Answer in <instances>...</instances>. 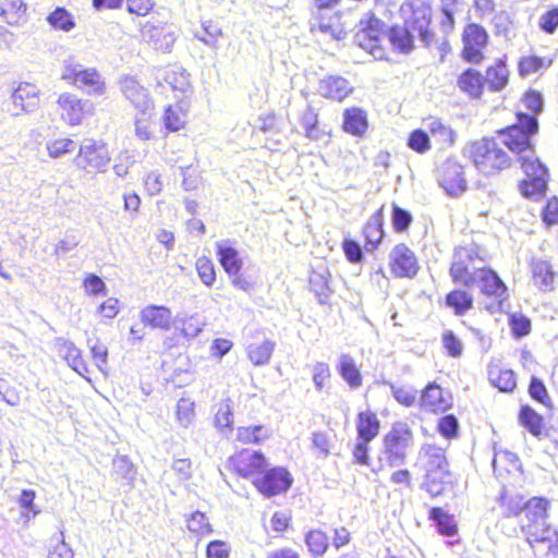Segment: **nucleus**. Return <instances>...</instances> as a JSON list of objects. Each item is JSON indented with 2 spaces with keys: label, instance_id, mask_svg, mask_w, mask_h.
Returning a JSON list of instances; mask_svg holds the SVG:
<instances>
[{
  "label": "nucleus",
  "instance_id": "obj_64",
  "mask_svg": "<svg viewBox=\"0 0 558 558\" xmlns=\"http://www.w3.org/2000/svg\"><path fill=\"white\" fill-rule=\"evenodd\" d=\"M113 471L128 481H132L135 475L134 465L126 456H119L113 460Z\"/></svg>",
  "mask_w": 558,
  "mask_h": 558
},
{
  "label": "nucleus",
  "instance_id": "obj_36",
  "mask_svg": "<svg viewBox=\"0 0 558 558\" xmlns=\"http://www.w3.org/2000/svg\"><path fill=\"white\" fill-rule=\"evenodd\" d=\"M548 505V500L544 498L530 499L524 506L525 523L542 524V522H546Z\"/></svg>",
  "mask_w": 558,
  "mask_h": 558
},
{
  "label": "nucleus",
  "instance_id": "obj_21",
  "mask_svg": "<svg viewBox=\"0 0 558 558\" xmlns=\"http://www.w3.org/2000/svg\"><path fill=\"white\" fill-rule=\"evenodd\" d=\"M120 88L128 100L136 110L154 109V104L147 90L132 76L121 80Z\"/></svg>",
  "mask_w": 558,
  "mask_h": 558
},
{
  "label": "nucleus",
  "instance_id": "obj_9",
  "mask_svg": "<svg viewBox=\"0 0 558 558\" xmlns=\"http://www.w3.org/2000/svg\"><path fill=\"white\" fill-rule=\"evenodd\" d=\"M230 469L243 478L254 480L259 477L268 466L265 456L259 451L243 449L229 459Z\"/></svg>",
  "mask_w": 558,
  "mask_h": 558
},
{
  "label": "nucleus",
  "instance_id": "obj_55",
  "mask_svg": "<svg viewBox=\"0 0 558 558\" xmlns=\"http://www.w3.org/2000/svg\"><path fill=\"white\" fill-rule=\"evenodd\" d=\"M312 445L316 450V457L325 459L329 456L332 441L327 433L324 432H315L312 435Z\"/></svg>",
  "mask_w": 558,
  "mask_h": 558
},
{
  "label": "nucleus",
  "instance_id": "obj_50",
  "mask_svg": "<svg viewBox=\"0 0 558 558\" xmlns=\"http://www.w3.org/2000/svg\"><path fill=\"white\" fill-rule=\"evenodd\" d=\"M203 34H195V37L205 45L216 48L218 39L222 36L221 28L213 21L203 22Z\"/></svg>",
  "mask_w": 558,
  "mask_h": 558
},
{
  "label": "nucleus",
  "instance_id": "obj_15",
  "mask_svg": "<svg viewBox=\"0 0 558 558\" xmlns=\"http://www.w3.org/2000/svg\"><path fill=\"white\" fill-rule=\"evenodd\" d=\"M486 31L477 25L470 24L463 32V58L472 63L483 60V50L487 44Z\"/></svg>",
  "mask_w": 558,
  "mask_h": 558
},
{
  "label": "nucleus",
  "instance_id": "obj_49",
  "mask_svg": "<svg viewBox=\"0 0 558 558\" xmlns=\"http://www.w3.org/2000/svg\"><path fill=\"white\" fill-rule=\"evenodd\" d=\"M305 543L310 551L315 556L323 555L328 548V537L320 530L310 531L306 535Z\"/></svg>",
  "mask_w": 558,
  "mask_h": 558
},
{
  "label": "nucleus",
  "instance_id": "obj_28",
  "mask_svg": "<svg viewBox=\"0 0 558 558\" xmlns=\"http://www.w3.org/2000/svg\"><path fill=\"white\" fill-rule=\"evenodd\" d=\"M187 110L189 107L183 101L169 105L163 113V123L166 129L170 132L182 130L186 124Z\"/></svg>",
  "mask_w": 558,
  "mask_h": 558
},
{
  "label": "nucleus",
  "instance_id": "obj_62",
  "mask_svg": "<svg viewBox=\"0 0 558 558\" xmlns=\"http://www.w3.org/2000/svg\"><path fill=\"white\" fill-rule=\"evenodd\" d=\"M408 145L420 154L426 153L430 148L428 132L422 130L413 131L409 136Z\"/></svg>",
  "mask_w": 558,
  "mask_h": 558
},
{
  "label": "nucleus",
  "instance_id": "obj_53",
  "mask_svg": "<svg viewBox=\"0 0 558 558\" xmlns=\"http://www.w3.org/2000/svg\"><path fill=\"white\" fill-rule=\"evenodd\" d=\"M165 81L174 90L185 92L190 87L189 74L182 69L167 71Z\"/></svg>",
  "mask_w": 558,
  "mask_h": 558
},
{
  "label": "nucleus",
  "instance_id": "obj_52",
  "mask_svg": "<svg viewBox=\"0 0 558 558\" xmlns=\"http://www.w3.org/2000/svg\"><path fill=\"white\" fill-rule=\"evenodd\" d=\"M430 519L435 520L438 524V530L446 536H452L457 533V526L453 520L444 512L440 508H433L430 510Z\"/></svg>",
  "mask_w": 558,
  "mask_h": 558
},
{
  "label": "nucleus",
  "instance_id": "obj_14",
  "mask_svg": "<svg viewBox=\"0 0 558 558\" xmlns=\"http://www.w3.org/2000/svg\"><path fill=\"white\" fill-rule=\"evenodd\" d=\"M292 484L290 473L284 468H272L254 480V486L267 497L276 496L289 489Z\"/></svg>",
  "mask_w": 558,
  "mask_h": 558
},
{
  "label": "nucleus",
  "instance_id": "obj_1",
  "mask_svg": "<svg viewBox=\"0 0 558 558\" xmlns=\"http://www.w3.org/2000/svg\"><path fill=\"white\" fill-rule=\"evenodd\" d=\"M538 130L535 116L518 114V123L499 132V140L511 153L518 156L525 179L520 185L525 197H539L547 187V169L535 156L530 137Z\"/></svg>",
  "mask_w": 558,
  "mask_h": 558
},
{
  "label": "nucleus",
  "instance_id": "obj_43",
  "mask_svg": "<svg viewBox=\"0 0 558 558\" xmlns=\"http://www.w3.org/2000/svg\"><path fill=\"white\" fill-rule=\"evenodd\" d=\"M311 290L316 294L319 303H326L330 295L328 275L326 272L313 271L310 276Z\"/></svg>",
  "mask_w": 558,
  "mask_h": 558
},
{
  "label": "nucleus",
  "instance_id": "obj_11",
  "mask_svg": "<svg viewBox=\"0 0 558 558\" xmlns=\"http://www.w3.org/2000/svg\"><path fill=\"white\" fill-rule=\"evenodd\" d=\"M383 34V23L374 17L368 16L360 22V31L355 34V43L376 60H381L385 51L380 46V36Z\"/></svg>",
  "mask_w": 558,
  "mask_h": 558
},
{
  "label": "nucleus",
  "instance_id": "obj_57",
  "mask_svg": "<svg viewBox=\"0 0 558 558\" xmlns=\"http://www.w3.org/2000/svg\"><path fill=\"white\" fill-rule=\"evenodd\" d=\"M520 422L529 428V430L537 436L542 433V418L530 408H522L520 412Z\"/></svg>",
  "mask_w": 558,
  "mask_h": 558
},
{
  "label": "nucleus",
  "instance_id": "obj_10",
  "mask_svg": "<svg viewBox=\"0 0 558 558\" xmlns=\"http://www.w3.org/2000/svg\"><path fill=\"white\" fill-rule=\"evenodd\" d=\"M60 118L70 126L82 124L83 120L93 113L94 105L72 93H62L57 100Z\"/></svg>",
  "mask_w": 558,
  "mask_h": 558
},
{
  "label": "nucleus",
  "instance_id": "obj_37",
  "mask_svg": "<svg viewBox=\"0 0 558 558\" xmlns=\"http://www.w3.org/2000/svg\"><path fill=\"white\" fill-rule=\"evenodd\" d=\"M508 77L509 71L505 62L498 61L495 65L487 69L484 81L489 85L490 89L498 92L506 87Z\"/></svg>",
  "mask_w": 558,
  "mask_h": 558
},
{
  "label": "nucleus",
  "instance_id": "obj_61",
  "mask_svg": "<svg viewBox=\"0 0 558 558\" xmlns=\"http://www.w3.org/2000/svg\"><path fill=\"white\" fill-rule=\"evenodd\" d=\"M83 290L87 295H106L107 286L97 275L89 274L83 281Z\"/></svg>",
  "mask_w": 558,
  "mask_h": 558
},
{
  "label": "nucleus",
  "instance_id": "obj_5",
  "mask_svg": "<svg viewBox=\"0 0 558 558\" xmlns=\"http://www.w3.org/2000/svg\"><path fill=\"white\" fill-rule=\"evenodd\" d=\"M62 78L89 96H102L106 93V82L95 68H85L77 62H66Z\"/></svg>",
  "mask_w": 558,
  "mask_h": 558
},
{
  "label": "nucleus",
  "instance_id": "obj_51",
  "mask_svg": "<svg viewBox=\"0 0 558 558\" xmlns=\"http://www.w3.org/2000/svg\"><path fill=\"white\" fill-rule=\"evenodd\" d=\"M313 383L317 391H323L330 383V367L325 362H316L312 366Z\"/></svg>",
  "mask_w": 558,
  "mask_h": 558
},
{
  "label": "nucleus",
  "instance_id": "obj_26",
  "mask_svg": "<svg viewBox=\"0 0 558 558\" xmlns=\"http://www.w3.org/2000/svg\"><path fill=\"white\" fill-rule=\"evenodd\" d=\"M219 260L228 275H238L242 268V259L239 257L238 251L229 241H220L216 244Z\"/></svg>",
  "mask_w": 558,
  "mask_h": 558
},
{
  "label": "nucleus",
  "instance_id": "obj_17",
  "mask_svg": "<svg viewBox=\"0 0 558 558\" xmlns=\"http://www.w3.org/2000/svg\"><path fill=\"white\" fill-rule=\"evenodd\" d=\"M39 90L31 83H21L11 95L12 116L19 117L23 113H31L36 110L39 104Z\"/></svg>",
  "mask_w": 558,
  "mask_h": 558
},
{
  "label": "nucleus",
  "instance_id": "obj_27",
  "mask_svg": "<svg viewBox=\"0 0 558 558\" xmlns=\"http://www.w3.org/2000/svg\"><path fill=\"white\" fill-rule=\"evenodd\" d=\"M366 112L360 108L352 107L343 113V130L355 136H362L367 130Z\"/></svg>",
  "mask_w": 558,
  "mask_h": 558
},
{
  "label": "nucleus",
  "instance_id": "obj_63",
  "mask_svg": "<svg viewBox=\"0 0 558 558\" xmlns=\"http://www.w3.org/2000/svg\"><path fill=\"white\" fill-rule=\"evenodd\" d=\"M509 325L513 335L518 338L524 337L531 331V322L522 314L514 313L510 315Z\"/></svg>",
  "mask_w": 558,
  "mask_h": 558
},
{
  "label": "nucleus",
  "instance_id": "obj_40",
  "mask_svg": "<svg viewBox=\"0 0 558 558\" xmlns=\"http://www.w3.org/2000/svg\"><path fill=\"white\" fill-rule=\"evenodd\" d=\"M195 402L191 398H181L175 407V421L184 428L190 427L195 421Z\"/></svg>",
  "mask_w": 558,
  "mask_h": 558
},
{
  "label": "nucleus",
  "instance_id": "obj_33",
  "mask_svg": "<svg viewBox=\"0 0 558 558\" xmlns=\"http://www.w3.org/2000/svg\"><path fill=\"white\" fill-rule=\"evenodd\" d=\"M489 381L500 391L510 392L515 386V375L511 369H502L499 366H490L488 371Z\"/></svg>",
  "mask_w": 558,
  "mask_h": 558
},
{
  "label": "nucleus",
  "instance_id": "obj_47",
  "mask_svg": "<svg viewBox=\"0 0 558 558\" xmlns=\"http://www.w3.org/2000/svg\"><path fill=\"white\" fill-rule=\"evenodd\" d=\"M411 28H392L389 39L392 46L401 52L408 53L413 48V35Z\"/></svg>",
  "mask_w": 558,
  "mask_h": 558
},
{
  "label": "nucleus",
  "instance_id": "obj_16",
  "mask_svg": "<svg viewBox=\"0 0 558 558\" xmlns=\"http://www.w3.org/2000/svg\"><path fill=\"white\" fill-rule=\"evenodd\" d=\"M142 39L154 46L155 49L161 51H170L174 41L175 35L171 26L147 21L141 28Z\"/></svg>",
  "mask_w": 558,
  "mask_h": 558
},
{
  "label": "nucleus",
  "instance_id": "obj_34",
  "mask_svg": "<svg viewBox=\"0 0 558 558\" xmlns=\"http://www.w3.org/2000/svg\"><path fill=\"white\" fill-rule=\"evenodd\" d=\"M551 59L541 58L537 56H523L518 62V71L520 76L527 77L532 74L539 73L551 65Z\"/></svg>",
  "mask_w": 558,
  "mask_h": 558
},
{
  "label": "nucleus",
  "instance_id": "obj_4",
  "mask_svg": "<svg viewBox=\"0 0 558 558\" xmlns=\"http://www.w3.org/2000/svg\"><path fill=\"white\" fill-rule=\"evenodd\" d=\"M468 155L475 168L485 175L496 174L511 166V157L494 138H482L468 147Z\"/></svg>",
  "mask_w": 558,
  "mask_h": 558
},
{
  "label": "nucleus",
  "instance_id": "obj_30",
  "mask_svg": "<svg viewBox=\"0 0 558 558\" xmlns=\"http://www.w3.org/2000/svg\"><path fill=\"white\" fill-rule=\"evenodd\" d=\"M174 324L180 333L189 339L197 337L206 326V322L198 314L178 315Z\"/></svg>",
  "mask_w": 558,
  "mask_h": 558
},
{
  "label": "nucleus",
  "instance_id": "obj_59",
  "mask_svg": "<svg viewBox=\"0 0 558 558\" xmlns=\"http://www.w3.org/2000/svg\"><path fill=\"white\" fill-rule=\"evenodd\" d=\"M442 347L451 357H460L463 353V343L451 330L442 333Z\"/></svg>",
  "mask_w": 558,
  "mask_h": 558
},
{
  "label": "nucleus",
  "instance_id": "obj_45",
  "mask_svg": "<svg viewBox=\"0 0 558 558\" xmlns=\"http://www.w3.org/2000/svg\"><path fill=\"white\" fill-rule=\"evenodd\" d=\"M186 527L197 536H206L213 533V529L207 517L201 511H195L190 514L186 519Z\"/></svg>",
  "mask_w": 558,
  "mask_h": 558
},
{
  "label": "nucleus",
  "instance_id": "obj_54",
  "mask_svg": "<svg viewBox=\"0 0 558 558\" xmlns=\"http://www.w3.org/2000/svg\"><path fill=\"white\" fill-rule=\"evenodd\" d=\"M36 492L33 489H23L17 498L20 507L26 511V513H23V517L27 520L40 513V510L34 504Z\"/></svg>",
  "mask_w": 558,
  "mask_h": 558
},
{
  "label": "nucleus",
  "instance_id": "obj_38",
  "mask_svg": "<svg viewBox=\"0 0 558 558\" xmlns=\"http://www.w3.org/2000/svg\"><path fill=\"white\" fill-rule=\"evenodd\" d=\"M151 118L153 109L137 110L134 118V133L140 141L146 142L153 137Z\"/></svg>",
  "mask_w": 558,
  "mask_h": 558
},
{
  "label": "nucleus",
  "instance_id": "obj_6",
  "mask_svg": "<svg viewBox=\"0 0 558 558\" xmlns=\"http://www.w3.org/2000/svg\"><path fill=\"white\" fill-rule=\"evenodd\" d=\"M412 444L413 436L409 426L404 423L395 424L384 438V456L389 466L402 465Z\"/></svg>",
  "mask_w": 558,
  "mask_h": 558
},
{
  "label": "nucleus",
  "instance_id": "obj_23",
  "mask_svg": "<svg viewBox=\"0 0 558 558\" xmlns=\"http://www.w3.org/2000/svg\"><path fill=\"white\" fill-rule=\"evenodd\" d=\"M421 407L429 412H445L450 405V398L445 397L442 389L436 384H429L421 395Z\"/></svg>",
  "mask_w": 558,
  "mask_h": 558
},
{
  "label": "nucleus",
  "instance_id": "obj_60",
  "mask_svg": "<svg viewBox=\"0 0 558 558\" xmlns=\"http://www.w3.org/2000/svg\"><path fill=\"white\" fill-rule=\"evenodd\" d=\"M390 390L396 401L404 407H411L416 401L417 392L411 387H400L390 384Z\"/></svg>",
  "mask_w": 558,
  "mask_h": 558
},
{
  "label": "nucleus",
  "instance_id": "obj_13",
  "mask_svg": "<svg viewBox=\"0 0 558 558\" xmlns=\"http://www.w3.org/2000/svg\"><path fill=\"white\" fill-rule=\"evenodd\" d=\"M389 269L397 278H414L420 269L416 255L405 244H397L389 253Z\"/></svg>",
  "mask_w": 558,
  "mask_h": 558
},
{
  "label": "nucleus",
  "instance_id": "obj_7",
  "mask_svg": "<svg viewBox=\"0 0 558 558\" xmlns=\"http://www.w3.org/2000/svg\"><path fill=\"white\" fill-rule=\"evenodd\" d=\"M522 529L536 555L548 557L558 554V532L549 524L523 523Z\"/></svg>",
  "mask_w": 558,
  "mask_h": 558
},
{
  "label": "nucleus",
  "instance_id": "obj_24",
  "mask_svg": "<svg viewBox=\"0 0 558 558\" xmlns=\"http://www.w3.org/2000/svg\"><path fill=\"white\" fill-rule=\"evenodd\" d=\"M424 124L428 134L440 147H450L454 144L457 132L449 124L437 118H429Z\"/></svg>",
  "mask_w": 558,
  "mask_h": 558
},
{
  "label": "nucleus",
  "instance_id": "obj_29",
  "mask_svg": "<svg viewBox=\"0 0 558 558\" xmlns=\"http://www.w3.org/2000/svg\"><path fill=\"white\" fill-rule=\"evenodd\" d=\"M275 350V342L264 339L262 342L250 343L246 347V355L255 366H263L269 363Z\"/></svg>",
  "mask_w": 558,
  "mask_h": 558
},
{
  "label": "nucleus",
  "instance_id": "obj_2",
  "mask_svg": "<svg viewBox=\"0 0 558 558\" xmlns=\"http://www.w3.org/2000/svg\"><path fill=\"white\" fill-rule=\"evenodd\" d=\"M450 275L454 282L469 288H478L487 296L494 298L490 304L485 305L486 310L495 313L501 310V305L508 298L507 287L492 269L476 267L472 251L466 247H459L450 268Z\"/></svg>",
  "mask_w": 558,
  "mask_h": 558
},
{
  "label": "nucleus",
  "instance_id": "obj_8",
  "mask_svg": "<svg viewBox=\"0 0 558 558\" xmlns=\"http://www.w3.org/2000/svg\"><path fill=\"white\" fill-rule=\"evenodd\" d=\"M111 160L108 147L101 142L86 140L80 147L75 163L78 168L89 172L102 173Z\"/></svg>",
  "mask_w": 558,
  "mask_h": 558
},
{
  "label": "nucleus",
  "instance_id": "obj_35",
  "mask_svg": "<svg viewBox=\"0 0 558 558\" xmlns=\"http://www.w3.org/2000/svg\"><path fill=\"white\" fill-rule=\"evenodd\" d=\"M378 432L379 421L376 414L368 411L359 414L357 434L360 439L371 441L377 436Z\"/></svg>",
  "mask_w": 558,
  "mask_h": 558
},
{
  "label": "nucleus",
  "instance_id": "obj_32",
  "mask_svg": "<svg viewBox=\"0 0 558 558\" xmlns=\"http://www.w3.org/2000/svg\"><path fill=\"white\" fill-rule=\"evenodd\" d=\"M338 371L352 389H356L362 385L361 372L350 355L342 354L339 357Z\"/></svg>",
  "mask_w": 558,
  "mask_h": 558
},
{
  "label": "nucleus",
  "instance_id": "obj_44",
  "mask_svg": "<svg viewBox=\"0 0 558 558\" xmlns=\"http://www.w3.org/2000/svg\"><path fill=\"white\" fill-rule=\"evenodd\" d=\"M215 426L221 430L231 429L233 426V408L232 401L228 398L217 404L215 413Z\"/></svg>",
  "mask_w": 558,
  "mask_h": 558
},
{
  "label": "nucleus",
  "instance_id": "obj_39",
  "mask_svg": "<svg viewBox=\"0 0 558 558\" xmlns=\"http://www.w3.org/2000/svg\"><path fill=\"white\" fill-rule=\"evenodd\" d=\"M460 88L472 97H478L482 94L484 78L474 70L465 71L459 78Z\"/></svg>",
  "mask_w": 558,
  "mask_h": 558
},
{
  "label": "nucleus",
  "instance_id": "obj_46",
  "mask_svg": "<svg viewBox=\"0 0 558 558\" xmlns=\"http://www.w3.org/2000/svg\"><path fill=\"white\" fill-rule=\"evenodd\" d=\"M448 306L454 308L457 315H463L466 311L472 307V296L462 290H454L447 295Z\"/></svg>",
  "mask_w": 558,
  "mask_h": 558
},
{
  "label": "nucleus",
  "instance_id": "obj_42",
  "mask_svg": "<svg viewBox=\"0 0 558 558\" xmlns=\"http://www.w3.org/2000/svg\"><path fill=\"white\" fill-rule=\"evenodd\" d=\"M301 124L307 138L319 141L325 136V132L318 128V114L313 108L308 107L304 110Z\"/></svg>",
  "mask_w": 558,
  "mask_h": 558
},
{
  "label": "nucleus",
  "instance_id": "obj_18",
  "mask_svg": "<svg viewBox=\"0 0 558 558\" xmlns=\"http://www.w3.org/2000/svg\"><path fill=\"white\" fill-rule=\"evenodd\" d=\"M56 348L58 354L66 362L69 367H71L80 376L84 377L87 381H90V379L86 376L89 369L82 356V351L72 341L58 338L56 339Z\"/></svg>",
  "mask_w": 558,
  "mask_h": 558
},
{
  "label": "nucleus",
  "instance_id": "obj_19",
  "mask_svg": "<svg viewBox=\"0 0 558 558\" xmlns=\"http://www.w3.org/2000/svg\"><path fill=\"white\" fill-rule=\"evenodd\" d=\"M439 184L450 196H458L466 189L462 167L457 162H447L444 166Z\"/></svg>",
  "mask_w": 558,
  "mask_h": 558
},
{
  "label": "nucleus",
  "instance_id": "obj_25",
  "mask_svg": "<svg viewBox=\"0 0 558 558\" xmlns=\"http://www.w3.org/2000/svg\"><path fill=\"white\" fill-rule=\"evenodd\" d=\"M532 280L533 284L541 291H551L555 287V272L551 265L542 259L532 263Z\"/></svg>",
  "mask_w": 558,
  "mask_h": 558
},
{
  "label": "nucleus",
  "instance_id": "obj_48",
  "mask_svg": "<svg viewBox=\"0 0 558 558\" xmlns=\"http://www.w3.org/2000/svg\"><path fill=\"white\" fill-rule=\"evenodd\" d=\"M49 24L57 29L69 32L74 28L75 22L73 15L63 8H57L49 16Z\"/></svg>",
  "mask_w": 558,
  "mask_h": 558
},
{
  "label": "nucleus",
  "instance_id": "obj_20",
  "mask_svg": "<svg viewBox=\"0 0 558 558\" xmlns=\"http://www.w3.org/2000/svg\"><path fill=\"white\" fill-rule=\"evenodd\" d=\"M317 90L324 98L342 101L353 92V86L344 77L332 75L320 80Z\"/></svg>",
  "mask_w": 558,
  "mask_h": 558
},
{
  "label": "nucleus",
  "instance_id": "obj_31",
  "mask_svg": "<svg viewBox=\"0 0 558 558\" xmlns=\"http://www.w3.org/2000/svg\"><path fill=\"white\" fill-rule=\"evenodd\" d=\"M271 435V429L265 425L241 426L236 430V439L243 444L259 445Z\"/></svg>",
  "mask_w": 558,
  "mask_h": 558
},
{
  "label": "nucleus",
  "instance_id": "obj_22",
  "mask_svg": "<svg viewBox=\"0 0 558 558\" xmlns=\"http://www.w3.org/2000/svg\"><path fill=\"white\" fill-rule=\"evenodd\" d=\"M141 320L144 325L161 330H169L173 320L172 312L169 307L148 305L140 313Z\"/></svg>",
  "mask_w": 558,
  "mask_h": 558
},
{
  "label": "nucleus",
  "instance_id": "obj_41",
  "mask_svg": "<svg viewBox=\"0 0 558 558\" xmlns=\"http://www.w3.org/2000/svg\"><path fill=\"white\" fill-rule=\"evenodd\" d=\"M45 146L48 156L58 159L72 153L75 149V142L68 137H56L47 140Z\"/></svg>",
  "mask_w": 558,
  "mask_h": 558
},
{
  "label": "nucleus",
  "instance_id": "obj_56",
  "mask_svg": "<svg viewBox=\"0 0 558 558\" xmlns=\"http://www.w3.org/2000/svg\"><path fill=\"white\" fill-rule=\"evenodd\" d=\"M313 28H317L324 34H329L337 40L343 39L347 35L345 29L339 25V17L337 15H335L330 22L320 21L317 24H313Z\"/></svg>",
  "mask_w": 558,
  "mask_h": 558
},
{
  "label": "nucleus",
  "instance_id": "obj_12",
  "mask_svg": "<svg viewBox=\"0 0 558 558\" xmlns=\"http://www.w3.org/2000/svg\"><path fill=\"white\" fill-rule=\"evenodd\" d=\"M405 25L425 38L432 17V9L426 0H407L401 7Z\"/></svg>",
  "mask_w": 558,
  "mask_h": 558
},
{
  "label": "nucleus",
  "instance_id": "obj_3",
  "mask_svg": "<svg viewBox=\"0 0 558 558\" xmlns=\"http://www.w3.org/2000/svg\"><path fill=\"white\" fill-rule=\"evenodd\" d=\"M418 466L425 472L424 486L432 496H438L449 481L448 462L442 448L434 445L421 447Z\"/></svg>",
  "mask_w": 558,
  "mask_h": 558
},
{
  "label": "nucleus",
  "instance_id": "obj_58",
  "mask_svg": "<svg viewBox=\"0 0 558 558\" xmlns=\"http://www.w3.org/2000/svg\"><path fill=\"white\" fill-rule=\"evenodd\" d=\"M196 270L202 282L210 287L216 280V272L211 260L205 256L196 260Z\"/></svg>",
  "mask_w": 558,
  "mask_h": 558
}]
</instances>
